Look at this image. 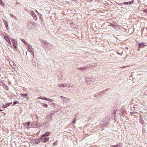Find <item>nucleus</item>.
I'll return each instance as SVG.
<instances>
[{"instance_id":"obj_1","label":"nucleus","mask_w":147,"mask_h":147,"mask_svg":"<svg viewBox=\"0 0 147 147\" xmlns=\"http://www.w3.org/2000/svg\"><path fill=\"white\" fill-rule=\"evenodd\" d=\"M49 132H47L45 134H43L41 137L40 138L42 142L45 143L48 141L49 139L48 136L50 134Z\"/></svg>"},{"instance_id":"obj_2","label":"nucleus","mask_w":147,"mask_h":147,"mask_svg":"<svg viewBox=\"0 0 147 147\" xmlns=\"http://www.w3.org/2000/svg\"><path fill=\"white\" fill-rule=\"evenodd\" d=\"M40 141L39 139H36L32 140L30 141V143L33 144H38Z\"/></svg>"},{"instance_id":"obj_3","label":"nucleus","mask_w":147,"mask_h":147,"mask_svg":"<svg viewBox=\"0 0 147 147\" xmlns=\"http://www.w3.org/2000/svg\"><path fill=\"white\" fill-rule=\"evenodd\" d=\"M59 87H67V84L66 83H59L57 85Z\"/></svg>"},{"instance_id":"obj_4","label":"nucleus","mask_w":147,"mask_h":147,"mask_svg":"<svg viewBox=\"0 0 147 147\" xmlns=\"http://www.w3.org/2000/svg\"><path fill=\"white\" fill-rule=\"evenodd\" d=\"M27 46V50L30 52H33V51L32 50V47L28 43L26 45Z\"/></svg>"},{"instance_id":"obj_5","label":"nucleus","mask_w":147,"mask_h":147,"mask_svg":"<svg viewBox=\"0 0 147 147\" xmlns=\"http://www.w3.org/2000/svg\"><path fill=\"white\" fill-rule=\"evenodd\" d=\"M4 38L5 40H6L10 45H11V41L9 39L8 37L7 36H4Z\"/></svg>"},{"instance_id":"obj_6","label":"nucleus","mask_w":147,"mask_h":147,"mask_svg":"<svg viewBox=\"0 0 147 147\" xmlns=\"http://www.w3.org/2000/svg\"><path fill=\"white\" fill-rule=\"evenodd\" d=\"M11 103H12L11 102L8 103H7L5 105H3L2 106V107L4 108H5L7 107L10 106Z\"/></svg>"},{"instance_id":"obj_7","label":"nucleus","mask_w":147,"mask_h":147,"mask_svg":"<svg viewBox=\"0 0 147 147\" xmlns=\"http://www.w3.org/2000/svg\"><path fill=\"white\" fill-rule=\"evenodd\" d=\"M10 65L13 69H15L16 68V65L13 62H11Z\"/></svg>"},{"instance_id":"obj_8","label":"nucleus","mask_w":147,"mask_h":147,"mask_svg":"<svg viewBox=\"0 0 147 147\" xmlns=\"http://www.w3.org/2000/svg\"><path fill=\"white\" fill-rule=\"evenodd\" d=\"M145 44L144 43H140L139 45V47L141 48L143 47L144 46H146Z\"/></svg>"},{"instance_id":"obj_9","label":"nucleus","mask_w":147,"mask_h":147,"mask_svg":"<svg viewBox=\"0 0 147 147\" xmlns=\"http://www.w3.org/2000/svg\"><path fill=\"white\" fill-rule=\"evenodd\" d=\"M11 41L13 44V45L17 44V42L15 39H12Z\"/></svg>"},{"instance_id":"obj_10","label":"nucleus","mask_w":147,"mask_h":147,"mask_svg":"<svg viewBox=\"0 0 147 147\" xmlns=\"http://www.w3.org/2000/svg\"><path fill=\"white\" fill-rule=\"evenodd\" d=\"M20 95L22 97H23V98H25L26 97L28 96V94H20Z\"/></svg>"},{"instance_id":"obj_11","label":"nucleus","mask_w":147,"mask_h":147,"mask_svg":"<svg viewBox=\"0 0 147 147\" xmlns=\"http://www.w3.org/2000/svg\"><path fill=\"white\" fill-rule=\"evenodd\" d=\"M33 19L34 20H37V16L35 14H34V15H33L32 16Z\"/></svg>"},{"instance_id":"obj_12","label":"nucleus","mask_w":147,"mask_h":147,"mask_svg":"<svg viewBox=\"0 0 147 147\" xmlns=\"http://www.w3.org/2000/svg\"><path fill=\"white\" fill-rule=\"evenodd\" d=\"M3 22L5 26L8 25V23L6 21L3 20Z\"/></svg>"},{"instance_id":"obj_13","label":"nucleus","mask_w":147,"mask_h":147,"mask_svg":"<svg viewBox=\"0 0 147 147\" xmlns=\"http://www.w3.org/2000/svg\"><path fill=\"white\" fill-rule=\"evenodd\" d=\"M22 41L24 43L25 45H28V43L27 42H26L25 40L24 39H22Z\"/></svg>"},{"instance_id":"obj_14","label":"nucleus","mask_w":147,"mask_h":147,"mask_svg":"<svg viewBox=\"0 0 147 147\" xmlns=\"http://www.w3.org/2000/svg\"><path fill=\"white\" fill-rule=\"evenodd\" d=\"M30 123V122H29L27 123H23V124L25 125H27L28 127L29 126Z\"/></svg>"},{"instance_id":"obj_15","label":"nucleus","mask_w":147,"mask_h":147,"mask_svg":"<svg viewBox=\"0 0 147 147\" xmlns=\"http://www.w3.org/2000/svg\"><path fill=\"white\" fill-rule=\"evenodd\" d=\"M17 44H14L13 45V49H18V48L17 47Z\"/></svg>"},{"instance_id":"obj_16","label":"nucleus","mask_w":147,"mask_h":147,"mask_svg":"<svg viewBox=\"0 0 147 147\" xmlns=\"http://www.w3.org/2000/svg\"><path fill=\"white\" fill-rule=\"evenodd\" d=\"M30 14L32 16L35 14V13L33 11H31L30 12Z\"/></svg>"},{"instance_id":"obj_17","label":"nucleus","mask_w":147,"mask_h":147,"mask_svg":"<svg viewBox=\"0 0 147 147\" xmlns=\"http://www.w3.org/2000/svg\"><path fill=\"white\" fill-rule=\"evenodd\" d=\"M46 100H47V101H50V102H52V101H53V100L51 99H49V98H47L46 99Z\"/></svg>"},{"instance_id":"obj_18","label":"nucleus","mask_w":147,"mask_h":147,"mask_svg":"<svg viewBox=\"0 0 147 147\" xmlns=\"http://www.w3.org/2000/svg\"><path fill=\"white\" fill-rule=\"evenodd\" d=\"M78 69H80L81 70V71H84L85 69V68L84 67H81L80 68H78Z\"/></svg>"},{"instance_id":"obj_19","label":"nucleus","mask_w":147,"mask_h":147,"mask_svg":"<svg viewBox=\"0 0 147 147\" xmlns=\"http://www.w3.org/2000/svg\"><path fill=\"white\" fill-rule=\"evenodd\" d=\"M4 4V2L2 1V0H0V4L1 5H3Z\"/></svg>"},{"instance_id":"obj_20","label":"nucleus","mask_w":147,"mask_h":147,"mask_svg":"<svg viewBox=\"0 0 147 147\" xmlns=\"http://www.w3.org/2000/svg\"><path fill=\"white\" fill-rule=\"evenodd\" d=\"M57 141H55L54 143L53 144V145L54 146H56L57 145Z\"/></svg>"},{"instance_id":"obj_21","label":"nucleus","mask_w":147,"mask_h":147,"mask_svg":"<svg viewBox=\"0 0 147 147\" xmlns=\"http://www.w3.org/2000/svg\"><path fill=\"white\" fill-rule=\"evenodd\" d=\"M42 43L43 44H45H45L47 45V44H48V43L47 42L44 41L42 42Z\"/></svg>"},{"instance_id":"obj_22","label":"nucleus","mask_w":147,"mask_h":147,"mask_svg":"<svg viewBox=\"0 0 147 147\" xmlns=\"http://www.w3.org/2000/svg\"><path fill=\"white\" fill-rule=\"evenodd\" d=\"M18 101H16L15 102H14L13 103V105H12V106H13L14 105L18 103Z\"/></svg>"},{"instance_id":"obj_23","label":"nucleus","mask_w":147,"mask_h":147,"mask_svg":"<svg viewBox=\"0 0 147 147\" xmlns=\"http://www.w3.org/2000/svg\"><path fill=\"white\" fill-rule=\"evenodd\" d=\"M46 98H40V97H39V98H38V99H42L44 100H46Z\"/></svg>"},{"instance_id":"obj_24","label":"nucleus","mask_w":147,"mask_h":147,"mask_svg":"<svg viewBox=\"0 0 147 147\" xmlns=\"http://www.w3.org/2000/svg\"><path fill=\"white\" fill-rule=\"evenodd\" d=\"M60 98H62V99H66V98H65V97L62 96H60Z\"/></svg>"},{"instance_id":"obj_25","label":"nucleus","mask_w":147,"mask_h":147,"mask_svg":"<svg viewBox=\"0 0 147 147\" xmlns=\"http://www.w3.org/2000/svg\"><path fill=\"white\" fill-rule=\"evenodd\" d=\"M43 106L45 107H47V104H44Z\"/></svg>"},{"instance_id":"obj_26","label":"nucleus","mask_w":147,"mask_h":147,"mask_svg":"<svg viewBox=\"0 0 147 147\" xmlns=\"http://www.w3.org/2000/svg\"><path fill=\"white\" fill-rule=\"evenodd\" d=\"M76 122V120H75L72 121V123L73 124H74Z\"/></svg>"},{"instance_id":"obj_27","label":"nucleus","mask_w":147,"mask_h":147,"mask_svg":"<svg viewBox=\"0 0 147 147\" xmlns=\"http://www.w3.org/2000/svg\"><path fill=\"white\" fill-rule=\"evenodd\" d=\"M115 147H121L122 146H115Z\"/></svg>"},{"instance_id":"obj_28","label":"nucleus","mask_w":147,"mask_h":147,"mask_svg":"<svg viewBox=\"0 0 147 147\" xmlns=\"http://www.w3.org/2000/svg\"><path fill=\"white\" fill-rule=\"evenodd\" d=\"M133 0H132V1H131L130 2L129 1V4L132 3L133 2Z\"/></svg>"},{"instance_id":"obj_29","label":"nucleus","mask_w":147,"mask_h":147,"mask_svg":"<svg viewBox=\"0 0 147 147\" xmlns=\"http://www.w3.org/2000/svg\"><path fill=\"white\" fill-rule=\"evenodd\" d=\"M5 27H6V28L7 29V30H8V26H5Z\"/></svg>"},{"instance_id":"obj_30","label":"nucleus","mask_w":147,"mask_h":147,"mask_svg":"<svg viewBox=\"0 0 147 147\" xmlns=\"http://www.w3.org/2000/svg\"><path fill=\"white\" fill-rule=\"evenodd\" d=\"M143 11H144V12L147 13V10H144Z\"/></svg>"},{"instance_id":"obj_31","label":"nucleus","mask_w":147,"mask_h":147,"mask_svg":"<svg viewBox=\"0 0 147 147\" xmlns=\"http://www.w3.org/2000/svg\"><path fill=\"white\" fill-rule=\"evenodd\" d=\"M110 147H115L114 145H111Z\"/></svg>"},{"instance_id":"obj_32","label":"nucleus","mask_w":147,"mask_h":147,"mask_svg":"<svg viewBox=\"0 0 147 147\" xmlns=\"http://www.w3.org/2000/svg\"><path fill=\"white\" fill-rule=\"evenodd\" d=\"M15 49V50L18 52V49Z\"/></svg>"},{"instance_id":"obj_33","label":"nucleus","mask_w":147,"mask_h":147,"mask_svg":"<svg viewBox=\"0 0 147 147\" xmlns=\"http://www.w3.org/2000/svg\"><path fill=\"white\" fill-rule=\"evenodd\" d=\"M128 2H126V3H124V4H125H125H128Z\"/></svg>"},{"instance_id":"obj_34","label":"nucleus","mask_w":147,"mask_h":147,"mask_svg":"<svg viewBox=\"0 0 147 147\" xmlns=\"http://www.w3.org/2000/svg\"><path fill=\"white\" fill-rule=\"evenodd\" d=\"M35 11H36L38 13V11L36 10H35Z\"/></svg>"},{"instance_id":"obj_35","label":"nucleus","mask_w":147,"mask_h":147,"mask_svg":"<svg viewBox=\"0 0 147 147\" xmlns=\"http://www.w3.org/2000/svg\"><path fill=\"white\" fill-rule=\"evenodd\" d=\"M2 111V109H0V111Z\"/></svg>"},{"instance_id":"obj_36","label":"nucleus","mask_w":147,"mask_h":147,"mask_svg":"<svg viewBox=\"0 0 147 147\" xmlns=\"http://www.w3.org/2000/svg\"><path fill=\"white\" fill-rule=\"evenodd\" d=\"M130 113L131 114H132V113H131V112H130Z\"/></svg>"},{"instance_id":"obj_37","label":"nucleus","mask_w":147,"mask_h":147,"mask_svg":"<svg viewBox=\"0 0 147 147\" xmlns=\"http://www.w3.org/2000/svg\"><path fill=\"white\" fill-rule=\"evenodd\" d=\"M11 48H12V47L11 46Z\"/></svg>"},{"instance_id":"obj_38","label":"nucleus","mask_w":147,"mask_h":147,"mask_svg":"<svg viewBox=\"0 0 147 147\" xmlns=\"http://www.w3.org/2000/svg\"><path fill=\"white\" fill-rule=\"evenodd\" d=\"M32 54H33V55H34V53H32Z\"/></svg>"}]
</instances>
